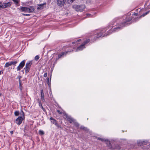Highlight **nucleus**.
<instances>
[{"mask_svg": "<svg viewBox=\"0 0 150 150\" xmlns=\"http://www.w3.org/2000/svg\"><path fill=\"white\" fill-rule=\"evenodd\" d=\"M132 19V17L130 16H124L123 21L120 23H118L117 24L116 27L113 28V31L117 32L120 30L123 27L128 25L129 23Z\"/></svg>", "mask_w": 150, "mask_h": 150, "instance_id": "f257e3e1", "label": "nucleus"}, {"mask_svg": "<svg viewBox=\"0 0 150 150\" xmlns=\"http://www.w3.org/2000/svg\"><path fill=\"white\" fill-rule=\"evenodd\" d=\"M106 30L105 28H104L102 30H98L95 31V36L93 40V41H95L98 38L102 36L104 37L105 36V34H103V33L105 32Z\"/></svg>", "mask_w": 150, "mask_h": 150, "instance_id": "f03ea898", "label": "nucleus"}, {"mask_svg": "<svg viewBox=\"0 0 150 150\" xmlns=\"http://www.w3.org/2000/svg\"><path fill=\"white\" fill-rule=\"evenodd\" d=\"M76 11L82 12L85 8L86 6L84 4L77 5L73 6Z\"/></svg>", "mask_w": 150, "mask_h": 150, "instance_id": "7ed1b4c3", "label": "nucleus"}, {"mask_svg": "<svg viewBox=\"0 0 150 150\" xmlns=\"http://www.w3.org/2000/svg\"><path fill=\"white\" fill-rule=\"evenodd\" d=\"M21 9L22 11L32 13L34 11V8L33 6H31L28 7H22Z\"/></svg>", "mask_w": 150, "mask_h": 150, "instance_id": "20e7f679", "label": "nucleus"}, {"mask_svg": "<svg viewBox=\"0 0 150 150\" xmlns=\"http://www.w3.org/2000/svg\"><path fill=\"white\" fill-rule=\"evenodd\" d=\"M32 64V62L31 61L28 62L26 63L25 67L24 68L26 73H28L29 71Z\"/></svg>", "mask_w": 150, "mask_h": 150, "instance_id": "39448f33", "label": "nucleus"}, {"mask_svg": "<svg viewBox=\"0 0 150 150\" xmlns=\"http://www.w3.org/2000/svg\"><path fill=\"white\" fill-rule=\"evenodd\" d=\"M11 6V3L8 2L7 3H4L2 2H0V10L9 7Z\"/></svg>", "mask_w": 150, "mask_h": 150, "instance_id": "423d86ee", "label": "nucleus"}, {"mask_svg": "<svg viewBox=\"0 0 150 150\" xmlns=\"http://www.w3.org/2000/svg\"><path fill=\"white\" fill-rule=\"evenodd\" d=\"M50 120L51 122L55 125L58 128H61V126L57 123V121L55 119L51 117L50 118Z\"/></svg>", "mask_w": 150, "mask_h": 150, "instance_id": "0eeeda50", "label": "nucleus"}, {"mask_svg": "<svg viewBox=\"0 0 150 150\" xmlns=\"http://www.w3.org/2000/svg\"><path fill=\"white\" fill-rule=\"evenodd\" d=\"M68 52H69V51H67L62 52L60 54H59L58 55V57L56 59V61H57L60 58L63 57L64 56H65L67 54Z\"/></svg>", "mask_w": 150, "mask_h": 150, "instance_id": "6e6552de", "label": "nucleus"}, {"mask_svg": "<svg viewBox=\"0 0 150 150\" xmlns=\"http://www.w3.org/2000/svg\"><path fill=\"white\" fill-rule=\"evenodd\" d=\"M25 63V60L22 61L19 64V65L17 68V69L18 71H20L21 69H22L24 66Z\"/></svg>", "mask_w": 150, "mask_h": 150, "instance_id": "1a4fd4ad", "label": "nucleus"}, {"mask_svg": "<svg viewBox=\"0 0 150 150\" xmlns=\"http://www.w3.org/2000/svg\"><path fill=\"white\" fill-rule=\"evenodd\" d=\"M24 119L21 116L18 117L16 120V123L18 125H20L22 123L23 120Z\"/></svg>", "mask_w": 150, "mask_h": 150, "instance_id": "9d476101", "label": "nucleus"}, {"mask_svg": "<svg viewBox=\"0 0 150 150\" xmlns=\"http://www.w3.org/2000/svg\"><path fill=\"white\" fill-rule=\"evenodd\" d=\"M65 2V0H57V3L58 6H62L64 5Z\"/></svg>", "mask_w": 150, "mask_h": 150, "instance_id": "9b49d317", "label": "nucleus"}, {"mask_svg": "<svg viewBox=\"0 0 150 150\" xmlns=\"http://www.w3.org/2000/svg\"><path fill=\"white\" fill-rule=\"evenodd\" d=\"M108 144H109V145H108V147L109 148L112 149H117L120 150L121 148L120 146L119 145L116 146L115 148H114L112 146L110 142H108Z\"/></svg>", "mask_w": 150, "mask_h": 150, "instance_id": "f8f14e48", "label": "nucleus"}, {"mask_svg": "<svg viewBox=\"0 0 150 150\" xmlns=\"http://www.w3.org/2000/svg\"><path fill=\"white\" fill-rule=\"evenodd\" d=\"M85 48V46L82 44L81 45L78 47L76 50V52H78L82 50L83 49Z\"/></svg>", "mask_w": 150, "mask_h": 150, "instance_id": "ddd939ff", "label": "nucleus"}, {"mask_svg": "<svg viewBox=\"0 0 150 150\" xmlns=\"http://www.w3.org/2000/svg\"><path fill=\"white\" fill-rule=\"evenodd\" d=\"M40 93L41 100L42 101L44 102L45 101V99L44 98V94L43 90L42 89L40 91Z\"/></svg>", "mask_w": 150, "mask_h": 150, "instance_id": "4468645a", "label": "nucleus"}, {"mask_svg": "<svg viewBox=\"0 0 150 150\" xmlns=\"http://www.w3.org/2000/svg\"><path fill=\"white\" fill-rule=\"evenodd\" d=\"M18 62V60H15L10 62L11 65H14V66H16V64Z\"/></svg>", "mask_w": 150, "mask_h": 150, "instance_id": "2eb2a0df", "label": "nucleus"}, {"mask_svg": "<svg viewBox=\"0 0 150 150\" xmlns=\"http://www.w3.org/2000/svg\"><path fill=\"white\" fill-rule=\"evenodd\" d=\"M46 4V3H45L42 4H39L38 5V7L37 8L38 9H41L43 8L44 6Z\"/></svg>", "mask_w": 150, "mask_h": 150, "instance_id": "dca6fc26", "label": "nucleus"}, {"mask_svg": "<svg viewBox=\"0 0 150 150\" xmlns=\"http://www.w3.org/2000/svg\"><path fill=\"white\" fill-rule=\"evenodd\" d=\"M67 118L68 121L71 123L72 122H73L74 121V120L70 116H67Z\"/></svg>", "mask_w": 150, "mask_h": 150, "instance_id": "f3484780", "label": "nucleus"}, {"mask_svg": "<svg viewBox=\"0 0 150 150\" xmlns=\"http://www.w3.org/2000/svg\"><path fill=\"white\" fill-rule=\"evenodd\" d=\"M97 139L98 140H100V141H104L105 142H107L106 143V144H107L108 145V146L109 145V144H108V142H108V139H103L102 138H100V137L98 138Z\"/></svg>", "mask_w": 150, "mask_h": 150, "instance_id": "a211bd4d", "label": "nucleus"}, {"mask_svg": "<svg viewBox=\"0 0 150 150\" xmlns=\"http://www.w3.org/2000/svg\"><path fill=\"white\" fill-rule=\"evenodd\" d=\"M144 141L139 140L138 141L137 143L139 145L141 146L142 144H144Z\"/></svg>", "mask_w": 150, "mask_h": 150, "instance_id": "6ab92c4d", "label": "nucleus"}, {"mask_svg": "<svg viewBox=\"0 0 150 150\" xmlns=\"http://www.w3.org/2000/svg\"><path fill=\"white\" fill-rule=\"evenodd\" d=\"M11 66V63L10 62H9L6 63L4 66V67L7 68Z\"/></svg>", "mask_w": 150, "mask_h": 150, "instance_id": "aec40b11", "label": "nucleus"}, {"mask_svg": "<svg viewBox=\"0 0 150 150\" xmlns=\"http://www.w3.org/2000/svg\"><path fill=\"white\" fill-rule=\"evenodd\" d=\"M51 77L50 78V80L49 79V78H47V83L48 84L49 86L50 85Z\"/></svg>", "mask_w": 150, "mask_h": 150, "instance_id": "412c9836", "label": "nucleus"}, {"mask_svg": "<svg viewBox=\"0 0 150 150\" xmlns=\"http://www.w3.org/2000/svg\"><path fill=\"white\" fill-rule=\"evenodd\" d=\"M20 114L21 115L20 116L22 117H23V118H25L24 117V113L23 112V111L22 110H21V112L20 113Z\"/></svg>", "mask_w": 150, "mask_h": 150, "instance_id": "4be33fe9", "label": "nucleus"}, {"mask_svg": "<svg viewBox=\"0 0 150 150\" xmlns=\"http://www.w3.org/2000/svg\"><path fill=\"white\" fill-rule=\"evenodd\" d=\"M90 41L89 39H88L86 40V41H84V42L82 44L84 46L86 44Z\"/></svg>", "mask_w": 150, "mask_h": 150, "instance_id": "5701e85b", "label": "nucleus"}, {"mask_svg": "<svg viewBox=\"0 0 150 150\" xmlns=\"http://www.w3.org/2000/svg\"><path fill=\"white\" fill-rule=\"evenodd\" d=\"M20 112L18 111H16L14 112V115L16 116H18L19 115Z\"/></svg>", "mask_w": 150, "mask_h": 150, "instance_id": "b1692460", "label": "nucleus"}, {"mask_svg": "<svg viewBox=\"0 0 150 150\" xmlns=\"http://www.w3.org/2000/svg\"><path fill=\"white\" fill-rule=\"evenodd\" d=\"M19 83L20 89L21 91H22V86H21V81L20 79H19Z\"/></svg>", "mask_w": 150, "mask_h": 150, "instance_id": "393cba45", "label": "nucleus"}, {"mask_svg": "<svg viewBox=\"0 0 150 150\" xmlns=\"http://www.w3.org/2000/svg\"><path fill=\"white\" fill-rule=\"evenodd\" d=\"M149 11H148L146 12L145 13H144L140 17L144 16H146V15H147V14H148L149 13Z\"/></svg>", "mask_w": 150, "mask_h": 150, "instance_id": "a878e982", "label": "nucleus"}, {"mask_svg": "<svg viewBox=\"0 0 150 150\" xmlns=\"http://www.w3.org/2000/svg\"><path fill=\"white\" fill-rule=\"evenodd\" d=\"M39 134L40 135H43L44 134V132L42 130H40L39 131Z\"/></svg>", "mask_w": 150, "mask_h": 150, "instance_id": "bb28decb", "label": "nucleus"}, {"mask_svg": "<svg viewBox=\"0 0 150 150\" xmlns=\"http://www.w3.org/2000/svg\"><path fill=\"white\" fill-rule=\"evenodd\" d=\"M39 58H40L39 56L38 55H37L35 57V59L36 61H37L38 60V59H39Z\"/></svg>", "mask_w": 150, "mask_h": 150, "instance_id": "cd10ccee", "label": "nucleus"}, {"mask_svg": "<svg viewBox=\"0 0 150 150\" xmlns=\"http://www.w3.org/2000/svg\"><path fill=\"white\" fill-rule=\"evenodd\" d=\"M111 24V23H110L109 25V26L108 27V28H109V30H110V29H111L112 28V26H111V25H113V24Z\"/></svg>", "mask_w": 150, "mask_h": 150, "instance_id": "c85d7f7f", "label": "nucleus"}, {"mask_svg": "<svg viewBox=\"0 0 150 150\" xmlns=\"http://www.w3.org/2000/svg\"><path fill=\"white\" fill-rule=\"evenodd\" d=\"M68 3L69 4H70L72 3L75 0H67Z\"/></svg>", "mask_w": 150, "mask_h": 150, "instance_id": "c756f323", "label": "nucleus"}, {"mask_svg": "<svg viewBox=\"0 0 150 150\" xmlns=\"http://www.w3.org/2000/svg\"><path fill=\"white\" fill-rule=\"evenodd\" d=\"M74 125L76 127H79V124H78V123L75 122L74 123Z\"/></svg>", "mask_w": 150, "mask_h": 150, "instance_id": "7c9ffc66", "label": "nucleus"}, {"mask_svg": "<svg viewBox=\"0 0 150 150\" xmlns=\"http://www.w3.org/2000/svg\"><path fill=\"white\" fill-rule=\"evenodd\" d=\"M81 40V39H79L78 40H77L76 42L74 41V42H72V44H74L75 43H76V42H79Z\"/></svg>", "mask_w": 150, "mask_h": 150, "instance_id": "2f4dec72", "label": "nucleus"}, {"mask_svg": "<svg viewBox=\"0 0 150 150\" xmlns=\"http://www.w3.org/2000/svg\"><path fill=\"white\" fill-rule=\"evenodd\" d=\"M83 130L86 132L88 131V129L86 127H85V129H84Z\"/></svg>", "mask_w": 150, "mask_h": 150, "instance_id": "473e14b6", "label": "nucleus"}, {"mask_svg": "<svg viewBox=\"0 0 150 150\" xmlns=\"http://www.w3.org/2000/svg\"><path fill=\"white\" fill-rule=\"evenodd\" d=\"M47 75V73H45L44 74V76L45 77H46Z\"/></svg>", "mask_w": 150, "mask_h": 150, "instance_id": "72a5a7b5", "label": "nucleus"}, {"mask_svg": "<svg viewBox=\"0 0 150 150\" xmlns=\"http://www.w3.org/2000/svg\"><path fill=\"white\" fill-rule=\"evenodd\" d=\"M16 4L18 3V1L17 0H12Z\"/></svg>", "mask_w": 150, "mask_h": 150, "instance_id": "f704fd0d", "label": "nucleus"}, {"mask_svg": "<svg viewBox=\"0 0 150 150\" xmlns=\"http://www.w3.org/2000/svg\"><path fill=\"white\" fill-rule=\"evenodd\" d=\"M85 127L83 126H81L80 127V129L83 130L84 129H85Z\"/></svg>", "mask_w": 150, "mask_h": 150, "instance_id": "c9c22d12", "label": "nucleus"}, {"mask_svg": "<svg viewBox=\"0 0 150 150\" xmlns=\"http://www.w3.org/2000/svg\"><path fill=\"white\" fill-rule=\"evenodd\" d=\"M23 14V15H24L25 16H30V14H25L23 13V14Z\"/></svg>", "mask_w": 150, "mask_h": 150, "instance_id": "e433bc0d", "label": "nucleus"}, {"mask_svg": "<svg viewBox=\"0 0 150 150\" xmlns=\"http://www.w3.org/2000/svg\"><path fill=\"white\" fill-rule=\"evenodd\" d=\"M57 112L58 113H59V114H62V112L60 111V110H57Z\"/></svg>", "mask_w": 150, "mask_h": 150, "instance_id": "4c0bfd02", "label": "nucleus"}, {"mask_svg": "<svg viewBox=\"0 0 150 150\" xmlns=\"http://www.w3.org/2000/svg\"><path fill=\"white\" fill-rule=\"evenodd\" d=\"M145 141V142L144 143V144H145V145L147 144V141H146H146Z\"/></svg>", "mask_w": 150, "mask_h": 150, "instance_id": "58836bf2", "label": "nucleus"}, {"mask_svg": "<svg viewBox=\"0 0 150 150\" xmlns=\"http://www.w3.org/2000/svg\"><path fill=\"white\" fill-rule=\"evenodd\" d=\"M10 132L11 134H12L13 133V131H11Z\"/></svg>", "mask_w": 150, "mask_h": 150, "instance_id": "ea45409f", "label": "nucleus"}, {"mask_svg": "<svg viewBox=\"0 0 150 150\" xmlns=\"http://www.w3.org/2000/svg\"><path fill=\"white\" fill-rule=\"evenodd\" d=\"M138 15V14L137 13H134L133 14V15H135V16H137Z\"/></svg>", "mask_w": 150, "mask_h": 150, "instance_id": "a19ab883", "label": "nucleus"}, {"mask_svg": "<svg viewBox=\"0 0 150 150\" xmlns=\"http://www.w3.org/2000/svg\"><path fill=\"white\" fill-rule=\"evenodd\" d=\"M91 14H86V16H88H88H91Z\"/></svg>", "mask_w": 150, "mask_h": 150, "instance_id": "79ce46f5", "label": "nucleus"}, {"mask_svg": "<svg viewBox=\"0 0 150 150\" xmlns=\"http://www.w3.org/2000/svg\"><path fill=\"white\" fill-rule=\"evenodd\" d=\"M3 72V71H0V75H1L2 74V73Z\"/></svg>", "mask_w": 150, "mask_h": 150, "instance_id": "37998d69", "label": "nucleus"}, {"mask_svg": "<svg viewBox=\"0 0 150 150\" xmlns=\"http://www.w3.org/2000/svg\"><path fill=\"white\" fill-rule=\"evenodd\" d=\"M147 5V2L146 3H145V5H144V6H145V5L146 6Z\"/></svg>", "mask_w": 150, "mask_h": 150, "instance_id": "c03bdc74", "label": "nucleus"}, {"mask_svg": "<svg viewBox=\"0 0 150 150\" xmlns=\"http://www.w3.org/2000/svg\"><path fill=\"white\" fill-rule=\"evenodd\" d=\"M112 31V30H109V33H110L111 32V31Z\"/></svg>", "mask_w": 150, "mask_h": 150, "instance_id": "a18cd8bd", "label": "nucleus"}, {"mask_svg": "<svg viewBox=\"0 0 150 150\" xmlns=\"http://www.w3.org/2000/svg\"><path fill=\"white\" fill-rule=\"evenodd\" d=\"M1 93H0V97L1 96Z\"/></svg>", "mask_w": 150, "mask_h": 150, "instance_id": "49530a36", "label": "nucleus"}, {"mask_svg": "<svg viewBox=\"0 0 150 150\" xmlns=\"http://www.w3.org/2000/svg\"><path fill=\"white\" fill-rule=\"evenodd\" d=\"M110 35V33L106 35Z\"/></svg>", "mask_w": 150, "mask_h": 150, "instance_id": "de8ad7c7", "label": "nucleus"}]
</instances>
